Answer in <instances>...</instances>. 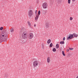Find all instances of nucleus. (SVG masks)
Wrapping results in <instances>:
<instances>
[{"label":"nucleus","instance_id":"33","mask_svg":"<svg viewBox=\"0 0 78 78\" xmlns=\"http://www.w3.org/2000/svg\"><path fill=\"white\" fill-rule=\"evenodd\" d=\"M76 78H78V75L76 76Z\"/></svg>","mask_w":78,"mask_h":78},{"label":"nucleus","instance_id":"3","mask_svg":"<svg viewBox=\"0 0 78 78\" xmlns=\"http://www.w3.org/2000/svg\"><path fill=\"white\" fill-rule=\"evenodd\" d=\"M39 64L38 62L37 61H34L33 63V65L34 67H36L38 66Z\"/></svg>","mask_w":78,"mask_h":78},{"label":"nucleus","instance_id":"28","mask_svg":"<svg viewBox=\"0 0 78 78\" xmlns=\"http://www.w3.org/2000/svg\"><path fill=\"white\" fill-rule=\"evenodd\" d=\"M61 0H57V1H58V2H60Z\"/></svg>","mask_w":78,"mask_h":78},{"label":"nucleus","instance_id":"14","mask_svg":"<svg viewBox=\"0 0 78 78\" xmlns=\"http://www.w3.org/2000/svg\"><path fill=\"white\" fill-rule=\"evenodd\" d=\"M50 58L48 57L47 58V62L49 63L50 62Z\"/></svg>","mask_w":78,"mask_h":78},{"label":"nucleus","instance_id":"23","mask_svg":"<svg viewBox=\"0 0 78 78\" xmlns=\"http://www.w3.org/2000/svg\"><path fill=\"white\" fill-rule=\"evenodd\" d=\"M68 3L69 4H70V0H68Z\"/></svg>","mask_w":78,"mask_h":78},{"label":"nucleus","instance_id":"26","mask_svg":"<svg viewBox=\"0 0 78 78\" xmlns=\"http://www.w3.org/2000/svg\"><path fill=\"white\" fill-rule=\"evenodd\" d=\"M35 14H37V10H36L35 11Z\"/></svg>","mask_w":78,"mask_h":78},{"label":"nucleus","instance_id":"4","mask_svg":"<svg viewBox=\"0 0 78 78\" xmlns=\"http://www.w3.org/2000/svg\"><path fill=\"white\" fill-rule=\"evenodd\" d=\"M34 37V34L32 33H30L28 35L29 38L30 39H32Z\"/></svg>","mask_w":78,"mask_h":78},{"label":"nucleus","instance_id":"17","mask_svg":"<svg viewBox=\"0 0 78 78\" xmlns=\"http://www.w3.org/2000/svg\"><path fill=\"white\" fill-rule=\"evenodd\" d=\"M56 49L55 48H54L52 50V51H53V52H55L56 51Z\"/></svg>","mask_w":78,"mask_h":78},{"label":"nucleus","instance_id":"18","mask_svg":"<svg viewBox=\"0 0 78 78\" xmlns=\"http://www.w3.org/2000/svg\"><path fill=\"white\" fill-rule=\"evenodd\" d=\"M52 46H53V44H52V43H51L50 44V45H49V47H50V48H51V47H52Z\"/></svg>","mask_w":78,"mask_h":78},{"label":"nucleus","instance_id":"12","mask_svg":"<svg viewBox=\"0 0 78 78\" xmlns=\"http://www.w3.org/2000/svg\"><path fill=\"white\" fill-rule=\"evenodd\" d=\"M59 48V45L58 44H57L56 45V49H58Z\"/></svg>","mask_w":78,"mask_h":78},{"label":"nucleus","instance_id":"8","mask_svg":"<svg viewBox=\"0 0 78 78\" xmlns=\"http://www.w3.org/2000/svg\"><path fill=\"white\" fill-rule=\"evenodd\" d=\"M50 25V23H47L46 24V28H48Z\"/></svg>","mask_w":78,"mask_h":78},{"label":"nucleus","instance_id":"9","mask_svg":"<svg viewBox=\"0 0 78 78\" xmlns=\"http://www.w3.org/2000/svg\"><path fill=\"white\" fill-rule=\"evenodd\" d=\"M39 17V15H37V16L35 17V20L37 21L38 20Z\"/></svg>","mask_w":78,"mask_h":78},{"label":"nucleus","instance_id":"20","mask_svg":"<svg viewBox=\"0 0 78 78\" xmlns=\"http://www.w3.org/2000/svg\"><path fill=\"white\" fill-rule=\"evenodd\" d=\"M76 34L74 33H73V34H72V35H73V37H75V34Z\"/></svg>","mask_w":78,"mask_h":78},{"label":"nucleus","instance_id":"19","mask_svg":"<svg viewBox=\"0 0 78 78\" xmlns=\"http://www.w3.org/2000/svg\"><path fill=\"white\" fill-rule=\"evenodd\" d=\"M62 54L64 56H66V54L64 53V51H62Z\"/></svg>","mask_w":78,"mask_h":78},{"label":"nucleus","instance_id":"11","mask_svg":"<svg viewBox=\"0 0 78 78\" xmlns=\"http://www.w3.org/2000/svg\"><path fill=\"white\" fill-rule=\"evenodd\" d=\"M51 40L50 39H48L47 41V43L48 44H49L51 43Z\"/></svg>","mask_w":78,"mask_h":78},{"label":"nucleus","instance_id":"16","mask_svg":"<svg viewBox=\"0 0 78 78\" xmlns=\"http://www.w3.org/2000/svg\"><path fill=\"white\" fill-rule=\"evenodd\" d=\"M0 39L1 41H3L4 40V38L2 37H0Z\"/></svg>","mask_w":78,"mask_h":78},{"label":"nucleus","instance_id":"10","mask_svg":"<svg viewBox=\"0 0 78 78\" xmlns=\"http://www.w3.org/2000/svg\"><path fill=\"white\" fill-rule=\"evenodd\" d=\"M43 13L44 15H45L47 12V11L46 10H43Z\"/></svg>","mask_w":78,"mask_h":78},{"label":"nucleus","instance_id":"13","mask_svg":"<svg viewBox=\"0 0 78 78\" xmlns=\"http://www.w3.org/2000/svg\"><path fill=\"white\" fill-rule=\"evenodd\" d=\"M60 43L61 44H64V41H62L60 42Z\"/></svg>","mask_w":78,"mask_h":78},{"label":"nucleus","instance_id":"22","mask_svg":"<svg viewBox=\"0 0 78 78\" xmlns=\"http://www.w3.org/2000/svg\"><path fill=\"white\" fill-rule=\"evenodd\" d=\"M3 29V27H1L0 28V30H2Z\"/></svg>","mask_w":78,"mask_h":78},{"label":"nucleus","instance_id":"7","mask_svg":"<svg viewBox=\"0 0 78 78\" xmlns=\"http://www.w3.org/2000/svg\"><path fill=\"white\" fill-rule=\"evenodd\" d=\"M27 23L28 26L30 27H32V25L31 24V23L30 21H28L27 22Z\"/></svg>","mask_w":78,"mask_h":78},{"label":"nucleus","instance_id":"31","mask_svg":"<svg viewBox=\"0 0 78 78\" xmlns=\"http://www.w3.org/2000/svg\"><path fill=\"white\" fill-rule=\"evenodd\" d=\"M76 0H72L73 2H75Z\"/></svg>","mask_w":78,"mask_h":78},{"label":"nucleus","instance_id":"34","mask_svg":"<svg viewBox=\"0 0 78 78\" xmlns=\"http://www.w3.org/2000/svg\"><path fill=\"white\" fill-rule=\"evenodd\" d=\"M68 51H69V50H68Z\"/></svg>","mask_w":78,"mask_h":78},{"label":"nucleus","instance_id":"1","mask_svg":"<svg viewBox=\"0 0 78 78\" xmlns=\"http://www.w3.org/2000/svg\"><path fill=\"white\" fill-rule=\"evenodd\" d=\"M27 32H25L22 34V38L23 39H26L27 38Z\"/></svg>","mask_w":78,"mask_h":78},{"label":"nucleus","instance_id":"29","mask_svg":"<svg viewBox=\"0 0 78 78\" xmlns=\"http://www.w3.org/2000/svg\"><path fill=\"white\" fill-rule=\"evenodd\" d=\"M36 24H35L34 25V27H36Z\"/></svg>","mask_w":78,"mask_h":78},{"label":"nucleus","instance_id":"25","mask_svg":"<svg viewBox=\"0 0 78 78\" xmlns=\"http://www.w3.org/2000/svg\"><path fill=\"white\" fill-rule=\"evenodd\" d=\"M66 40V38L65 37H64L63 38V40L64 41Z\"/></svg>","mask_w":78,"mask_h":78},{"label":"nucleus","instance_id":"6","mask_svg":"<svg viewBox=\"0 0 78 78\" xmlns=\"http://www.w3.org/2000/svg\"><path fill=\"white\" fill-rule=\"evenodd\" d=\"M73 38V35L72 34H70L69 36V37H68L67 38V40H69L70 39H72Z\"/></svg>","mask_w":78,"mask_h":78},{"label":"nucleus","instance_id":"15","mask_svg":"<svg viewBox=\"0 0 78 78\" xmlns=\"http://www.w3.org/2000/svg\"><path fill=\"white\" fill-rule=\"evenodd\" d=\"M41 14V11L40 10H39L38 11V15H38L39 16H40Z\"/></svg>","mask_w":78,"mask_h":78},{"label":"nucleus","instance_id":"5","mask_svg":"<svg viewBox=\"0 0 78 78\" xmlns=\"http://www.w3.org/2000/svg\"><path fill=\"white\" fill-rule=\"evenodd\" d=\"M42 6L44 9H46L48 8V4L46 3H44L42 5Z\"/></svg>","mask_w":78,"mask_h":78},{"label":"nucleus","instance_id":"24","mask_svg":"<svg viewBox=\"0 0 78 78\" xmlns=\"http://www.w3.org/2000/svg\"><path fill=\"white\" fill-rule=\"evenodd\" d=\"M73 20V18L72 17H70V20Z\"/></svg>","mask_w":78,"mask_h":78},{"label":"nucleus","instance_id":"2","mask_svg":"<svg viewBox=\"0 0 78 78\" xmlns=\"http://www.w3.org/2000/svg\"><path fill=\"white\" fill-rule=\"evenodd\" d=\"M33 15V12L32 10H30L28 12V16L29 18H30L32 17Z\"/></svg>","mask_w":78,"mask_h":78},{"label":"nucleus","instance_id":"30","mask_svg":"<svg viewBox=\"0 0 78 78\" xmlns=\"http://www.w3.org/2000/svg\"><path fill=\"white\" fill-rule=\"evenodd\" d=\"M72 49H73V48H69V50H72Z\"/></svg>","mask_w":78,"mask_h":78},{"label":"nucleus","instance_id":"32","mask_svg":"<svg viewBox=\"0 0 78 78\" xmlns=\"http://www.w3.org/2000/svg\"><path fill=\"white\" fill-rule=\"evenodd\" d=\"M2 37H4V35H2Z\"/></svg>","mask_w":78,"mask_h":78},{"label":"nucleus","instance_id":"21","mask_svg":"<svg viewBox=\"0 0 78 78\" xmlns=\"http://www.w3.org/2000/svg\"><path fill=\"white\" fill-rule=\"evenodd\" d=\"M14 31V29L13 28L11 29V32H12Z\"/></svg>","mask_w":78,"mask_h":78},{"label":"nucleus","instance_id":"27","mask_svg":"<svg viewBox=\"0 0 78 78\" xmlns=\"http://www.w3.org/2000/svg\"><path fill=\"white\" fill-rule=\"evenodd\" d=\"M78 37V34H75V37Z\"/></svg>","mask_w":78,"mask_h":78}]
</instances>
